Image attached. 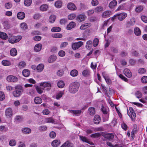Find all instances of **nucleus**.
I'll return each mask as SVG.
<instances>
[{
  "label": "nucleus",
  "instance_id": "obj_19",
  "mask_svg": "<svg viewBox=\"0 0 147 147\" xmlns=\"http://www.w3.org/2000/svg\"><path fill=\"white\" fill-rule=\"evenodd\" d=\"M104 137L108 139L109 140L111 141L112 140L113 138L114 135L112 133L108 134L105 135H104Z\"/></svg>",
  "mask_w": 147,
  "mask_h": 147
},
{
  "label": "nucleus",
  "instance_id": "obj_48",
  "mask_svg": "<svg viewBox=\"0 0 147 147\" xmlns=\"http://www.w3.org/2000/svg\"><path fill=\"white\" fill-rule=\"evenodd\" d=\"M36 89L37 92L39 94H41L43 92V89L41 87L37 86L36 87Z\"/></svg>",
  "mask_w": 147,
  "mask_h": 147
},
{
  "label": "nucleus",
  "instance_id": "obj_35",
  "mask_svg": "<svg viewBox=\"0 0 147 147\" xmlns=\"http://www.w3.org/2000/svg\"><path fill=\"white\" fill-rule=\"evenodd\" d=\"M117 2L115 0H113L109 3V7L111 8H113L117 5Z\"/></svg>",
  "mask_w": 147,
  "mask_h": 147
},
{
  "label": "nucleus",
  "instance_id": "obj_61",
  "mask_svg": "<svg viewBox=\"0 0 147 147\" xmlns=\"http://www.w3.org/2000/svg\"><path fill=\"white\" fill-rule=\"evenodd\" d=\"M146 72V70L145 69L143 68L139 69L138 70L139 73L140 74H142L145 73Z\"/></svg>",
  "mask_w": 147,
  "mask_h": 147
},
{
  "label": "nucleus",
  "instance_id": "obj_31",
  "mask_svg": "<svg viewBox=\"0 0 147 147\" xmlns=\"http://www.w3.org/2000/svg\"><path fill=\"white\" fill-rule=\"evenodd\" d=\"M90 24L86 23L82 24L80 26V29L82 30H84L90 26Z\"/></svg>",
  "mask_w": 147,
  "mask_h": 147
},
{
  "label": "nucleus",
  "instance_id": "obj_58",
  "mask_svg": "<svg viewBox=\"0 0 147 147\" xmlns=\"http://www.w3.org/2000/svg\"><path fill=\"white\" fill-rule=\"evenodd\" d=\"M131 116L130 117L131 118V120L133 121H134L135 120V118L136 116V115L135 112H133L131 113Z\"/></svg>",
  "mask_w": 147,
  "mask_h": 147
},
{
  "label": "nucleus",
  "instance_id": "obj_51",
  "mask_svg": "<svg viewBox=\"0 0 147 147\" xmlns=\"http://www.w3.org/2000/svg\"><path fill=\"white\" fill-rule=\"evenodd\" d=\"M3 24L5 29H8L10 27V25L7 21H4Z\"/></svg>",
  "mask_w": 147,
  "mask_h": 147
},
{
  "label": "nucleus",
  "instance_id": "obj_22",
  "mask_svg": "<svg viewBox=\"0 0 147 147\" xmlns=\"http://www.w3.org/2000/svg\"><path fill=\"white\" fill-rule=\"evenodd\" d=\"M103 132H101L93 134L90 135V137L94 138H97L100 137L101 135H103Z\"/></svg>",
  "mask_w": 147,
  "mask_h": 147
},
{
  "label": "nucleus",
  "instance_id": "obj_56",
  "mask_svg": "<svg viewBox=\"0 0 147 147\" xmlns=\"http://www.w3.org/2000/svg\"><path fill=\"white\" fill-rule=\"evenodd\" d=\"M103 77L105 78L106 82L109 84H110L111 83V80L107 76H104L103 75Z\"/></svg>",
  "mask_w": 147,
  "mask_h": 147
},
{
  "label": "nucleus",
  "instance_id": "obj_34",
  "mask_svg": "<svg viewBox=\"0 0 147 147\" xmlns=\"http://www.w3.org/2000/svg\"><path fill=\"white\" fill-rule=\"evenodd\" d=\"M101 110L103 112V114H109V109L108 108L104 107L103 106H102Z\"/></svg>",
  "mask_w": 147,
  "mask_h": 147
},
{
  "label": "nucleus",
  "instance_id": "obj_54",
  "mask_svg": "<svg viewBox=\"0 0 147 147\" xmlns=\"http://www.w3.org/2000/svg\"><path fill=\"white\" fill-rule=\"evenodd\" d=\"M117 76L122 80H123L125 82H127L128 79L127 78L123 76L122 75L119 74L118 73H117Z\"/></svg>",
  "mask_w": 147,
  "mask_h": 147
},
{
  "label": "nucleus",
  "instance_id": "obj_33",
  "mask_svg": "<svg viewBox=\"0 0 147 147\" xmlns=\"http://www.w3.org/2000/svg\"><path fill=\"white\" fill-rule=\"evenodd\" d=\"M7 35L5 33L0 32V38H1L6 40L7 38Z\"/></svg>",
  "mask_w": 147,
  "mask_h": 147
},
{
  "label": "nucleus",
  "instance_id": "obj_50",
  "mask_svg": "<svg viewBox=\"0 0 147 147\" xmlns=\"http://www.w3.org/2000/svg\"><path fill=\"white\" fill-rule=\"evenodd\" d=\"M64 73V72L63 70L62 69H61L57 71V74L58 76L61 77L63 75Z\"/></svg>",
  "mask_w": 147,
  "mask_h": 147
},
{
  "label": "nucleus",
  "instance_id": "obj_38",
  "mask_svg": "<svg viewBox=\"0 0 147 147\" xmlns=\"http://www.w3.org/2000/svg\"><path fill=\"white\" fill-rule=\"evenodd\" d=\"M55 7L57 8H60L62 5V2L60 1H58L55 3Z\"/></svg>",
  "mask_w": 147,
  "mask_h": 147
},
{
  "label": "nucleus",
  "instance_id": "obj_57",
  "mask_svg": "<svg viewBox=\"0 0 147 147\" xmlns=\"http://www.w3.org/2000/svg\"><path fill=\"white\" fill-rule=\"evenodd\" d=\"M143 9V6H138L136 7L135 9V11L137 12H141Z\"/></svg>",
  "mask_w": 147,
  "mask_h": 147
},
{
  "label": "nucleus",
  "instance_id": "obj_44",
  "mask_svg": "<svg viewBox=\"0 0 147 147\" xmlns=\"http://www.w3.org/2000/svg\"><path fill=\"white\" fill-rule=\"evenodd\" d=\"M90 71L88 69L84 70L82 72V75L84 76H86L89 75Z\"/></svg>",
  "mask_w": 147,
  "mask_h": 147
},
{
  "label": "nucleus",
  "instance_id": "obj_43",
  "mask_svg": "<svg viewBox=\"0 0 147 147\" xmlns=\"http://www.w3.org/2000/svg\"><path fill=\"white\" fill-rule=\"evenodd\" d=\"M32 0H24V4L26 6H29L31 4Z\"/></svg>",
  "mask_w": 147,
  "mask_h": 147
},
{
  "label": "nucleus",
  "instance_id": "obj_41",
  "mask_svg": "<svg viewBox=\"0 0 147 147\" xmlns=\"http://www.w3.org/2000/svg\"><path fill=\"white\" fill-rule=\"evenodd\" d=\"M26 65V63L24 61H22L19 63L18 66L21 69L23 68Z\"/></svg>",
  "mask_w": 147,
  "mask_h": 147
},
{
  "label": "nucleus",
  "instance_id": "obj_55",
  "mask_svg": "<svg viewBox=\"0 0 147 147\" xmlns=\"http://www.w3.org/2000/svg\"><path fill=\"white\" fill-rule=\"evenodd\" d=\"M20 27L23 30H25L28 28V26L26 23L24 22L21 24Z\"/></svg>",
  "mask_w": 147,
  "mask_h": 147
},
{
  "label": "nucleus",
  "instance_id": "obj_39",
  "mask_svg": "<svg viewBox=\"0 0 147 147\" xmlns=\"http://www.w3.org/2000/svg\"><path fill=\"white\" fill-rule=\"evenodd\" d=\"M48 8V6L46 4H43L41 5L40 7V10L42 11H46Z\"/></svg>",
  "mask_w": 147,
  "mask_h": 147
},
{
  "label": "nucleus",
  "instance_id": "obj_11",
  "mask_svg": "<svg viewBox=\"0 0 147 147\" xmlns=\"http://www.w3.org/2000/svg\"><path fill=\"white\" fill-rule=\"evenodd\" d=\"M86 17L84 14H80L78 15L77 17V20L79 22L84 21Z\"/></svg>",
  "mask_w": 147,
  "mask_h": 147
},
{
  "label": "nucleus",
  "instance_id": "obj_25",
  "mask_svg": "<svg viewBox=\"0 0 147 147\" xmlns=\"http://www.w3.org/2000/svg\"><path fill=\"white\" fill-rule=\"evenodd\" d=\"M23 75L25 77L28 76L30 74V71L28 69L23 70L22 72Z\"/></svg>",
  "mask_w": 147,
  "mask_h": 147
},
{
  "label": "nucleus",
  "instance_id": "obj_27",
  "mask_svg": "<svg viewBox=\"0 0 147 147\" xmlns=\"http://www.w3.org/2000/svg\"><path fill=\"white\" fill-rule=\"evenodd\" d=\"M60 143L59 140H55L52 142L51 145L53 147H56L60 144Z\"/></svg>",
  "mask_w": 147,
  "mask_h": 147
},
{
  "label": "nucleus",
  "instance_id": "obj_42",
  "mask_svg": "<svg viewBox=\"0 0 147 147\" xmlns=\"http://www.w3.org/2000/svg\"><path fill=\"white\" fill-rule=\"evenodd\" d=\"M92 42L91 40H88L86 42V47L87 49H90L92 45Z\"/></svg>",
  "mask_w": 147,
  "mask_h": 147
},
{
  "label": "nucleus",
  "instance_id": "obj_4",
  "mask_svg": "<svg viewBox=\"0 0 147 147\" xmlns=\"http://www.w3.org/2000/svg\"><path fill=\"white\" fill-rule=\"evenodd\" d=\"M83 45V43L82 41L73 43L71 44L72 48L74 50H77L81 47Z\"/></svg>",
  "mask_w": 147,
  "mask_h": 147
},
{
  "label": "nucleus",
  "instance_id": "obj_37",
  "mask_svg": "<svg viewBox=\"0 0 147 147\" xmlns=\"http://www.w3.org/2000/svg\"><path fill=\"white\" fill-rule=\"evenodd\" d=\"M95 110L94 108L93 107H90L88 109V113L91 115H93L95 113Z\"/></svg>",
  "mask_w": 147,
  "mask_h": 147
},
{
  "label": "nucleus",
  "instance_id": "obj_10",
  "mask_svg": "<svg viewBox=\"0 0 147 147\" xmlns=\"http://www.w3.org/2000/svg\"><path fill=\"white\" fill-rule=\"evenodd\" d=\"M67 7L71 10H75L77 9L74 3H69L67 5Z\"/></svg>",
  "mask_w": 147,
  "mask_h": 147
},
{
  "label": "nucleus",
  "instance_id": "obj_40",
  "mask_svg": "<svg viewBox=\"0 0 147 147\" xmlns=\"http://www.w3.org/2000/svg\"><path fill=\"white\" fill-rule=\"evenodd\" d=\"M57 86L59 88H62L64 86L65 83L63 81L59 80L58 82Z\"/></svg>",
  "mask_w": 147,
  "mask_h": 147
},
{
  "label": "nucleus",
  "instance_id": "obj_28",
  "mask_svg": "<svg viewBox=\"0 0 147 147\" xmlns=\"http://www.w3.org/2000/svg\"><path fill=\"white\" fill-rule=\"evenodd\" d=\"M35 103L37 104H39L41 103L42 102V99L38 97H36L34 99Z\"/></svg>",
  "mask_w": 147,
  "mask_h": 147
},
{
  "label": "nucleus",
  "instance_id": "obj_1",
  "mask_svg": "<svg viewBox=\"0 0 147 147\" xmlns=\"http://www.w3.org/2000/svg\"><path fill=\"white\" fill-rule=\"evenodd\" d=\"M80 86L79 83L76 82L71 83L69 85L68 90L71 94H75L77 92Z\"/></svg>",
  "mask_w": 147,
  "mask_h": 147
},
{
  "label": "nucleus",
  "instance_id": "obj_29",
  "mask_svg": "<svg viewBox=\"0 0 147 147\" xmlns=\"http://www.w3.org/2000/svg\"><path fill=\"white\" fill-rule=\"evenodd\" d=\"M64 91H60L57 94L56 98L57 99H59L61 98L62 95L64 94Z\"/></svg>",
  "mask_w": 147,
  "mask_h": 147
},
{
  "label": "nucleus",
  "instance_id": "obj_15",
  "mask_svg": "<svg viewBox=\"0 0 147 147\" xmlns=\"http://www.w3.org/2000/svg\"><path fill=\"white\" fill-rule=\"evenodd\" d=\"M70 112L74 115L78 116L81 114L82 112L81 110H71Z\"/></svg>",
  "mask_w": 147,
  "mask_h": 147
},
{
  "label": "nucleus",
  "instance_id": "obj_30",
  "mask_svg": "<svg viewBox=\"0 0 147 147\" xmlns=\"http://www.w3.org/2000/svg\"><path fill=\"white\" fill-rule=\"evenodd\" d=\"M22 132L26 134H28L30 133L31 132V129L28 127H25L23 128L22 129Z\"/></svg>",
  "mask_w": 147,
  "mask_h": 147
},
{
  "label": "nucleus",
  "instance_id": "obj_45",
  "mask_svg": "<svg viewBox=\"0 0 147 147\" xmlns=\"http://www.w3.org/2000/svg\"><path fill=\"white\" fill-rule=\"evenodd\" d=\"M16 141L14 139L11 140L9 142V144L10 146H13L16 144Z\"/></svg>",
  "mask_w": 147,
  "mask_h": 147
},
{
  "label": "nucleus",
  "instance_id": "obj_9",
  "mask_svg": "<svg viewBox=\"0 0 147 147\" xmlns=\"http://www.w3.org/2000/svg\"><path fill=\"white\" fill-rule=\"evenodd\" d=\"M112 14L111 12L110 11H106L104 12L102 14L103 18H107L109 17Z\"/></svg>",
  "mask_w": 147,
  "mask_h": 147
},
{
  "label": "nucleus",
  "instance_id": "obj_5",
  "mask_svg": "<svg viewBox=\"0 0 147 147\" xmlns=\"http://www.w3.org/2000/svg\"><path fill=\"white\" fill-rule=\"evenodd\" d=\"M7 81L9 82H16L18 81V78L12 75H9L6 78Z\"/></svg>",
  "mask_w": 147,
  "mask_h": 147
},
{
  "label": "nucleus",
  "instance_id": "obj_21",
  "mask_svg": "<svg viewBox=\"0 0 147 147\" xmlns=\"http://www.w3.org/2000/svg\"><path fill=\"white\" fill-rule=\"evenodd\" d=\"M10 55L13 57L16 56L17 54V50L15 48H12L10 50Z\"/></svg>",
  "mask_w": 147,
  "mask_h": 147
},
{
  "label": "nucleus",
  "instance_id": "obj_13",
  "mask_svg": "<svg viewBox=\"0 0 147 147\" xmlns=\"http://www.w3.org/2000/svg\"><path fill=\"white\" fill-rule=\"evenodd\" d=\"M100 118L98 115H96L95 116L94 118V123L96 124H99L100 121Z\"/></svg>",
  "mask_w": 147,
  "mask_h": 147
},
{
  "label": "nucleus",
  "instance_id": "obj_59",
  "mask_svg": "<svg viewBox=\"0 0 147 147\" xmlns=\"http://www.w3.org/2000/svg\"><path fill=\"white\" fill-rule=\"evenodd\" d=\"M99 42V40L97 38H95L93 42V46L94 47H96L98 43Z\"/></svg>",
  "mask_w": 147,
  "mask_h": 147
},
{
  "label": "nucleus",
  "instance_id": "obj_16",
  "mask_svg": "<svg viewBox=\"0 0 147 147\" xmlns=\"http://www.w3.org/2000/svg\"><path fill=\"white\" fill-rule=\"evenodd\" d=\"M42 45L40 43H39L36 45L34 48V50L36 52L40 51L42 48Z\"/></svg>",
  "mask_w": 147,
  "mask_h": 147
},
{
  "label": "nucleus",
  "instance_id": "obj_49",
  "mask_svg": "<svg viewBox=\"0 0 147 147\" xmlns=\"http://www.w3.org/2000/svg\"><path fill=\"white\" fill-rule=\"evenodd\" d=\"M109 117V113L104 114L103 115V120L104 121H108Z\"/></svg>",
  "mask_w": 147,
  "mask_h": 147
},
{
  "label": "nucleus",
  "instance_id": "obj_3",
  "mask_svg": "<svg viewBox=\"0 0 147 147\" xmlns=\"http://www.w3.org/2000/svg\"><path fill=\"white\" fill-rule=\"evenodd\" d=\"M40 86L42 87L43 89L49 90L51 88V84L48 82H42L39 83Z\"/></svg>",
  "mask_w": 147,
  "mask_h": 147
},
{
  "label": "nucleus",
  "instance_id": "obj_8",
  "mask_svg": "<svg viewBox=\"0 0 147 147\" xmlns=\"http://www.w3.org/2000/svg\"><path fill=\"white\" fill-rule=\"evenodd\" d=\"M123 72L125 75L129 78H131L132 76V73L130 70L127 68L123 70Z\"/></svg>",
  "mask_w": 147,
  "mask_h": 147
},
{
  "label": "nucleus",
  "instance_id": "obj_17",
  "mask_svg": "<svg viewBox=\"0 0 147 147\" xmlns=\"http://www.w3.org/2000/svg\"><path fill=\"white\" fill-rule=\"evenodd\" d=\"M73 144L69 141H67L64 143L60 147H73Z\"/></svg>",
  "mask_w": 147,
  "mask_h": 147
},
{
  "label": "nucleus",
  "instance_id": "obj_12",
  "mask_svg": "<svg viewBox=\"0 0 147 147\" xmlns=\"http://www.w3.org/2000/svg\"><path fill=\"white\" fill-rule=\"evenodd\" d=\"M76 26V23L73 22H70L67 26V29L68 30H70L74 28Z\"/></svg>",
  "mask_w": 147,
  "mask_h": 147
},
{
  "label": "nucleus",
  "instance_id": "obj_62",
  "mask_svg": "<svg viewBox=\"0 0 147 147\" xmlns=\"http://www.w3.org/2000/svg\"><path fill=\"white\" fill-rule=\"evenodd\" d=\"M46 121L47 122L53 123H54V119L52 117H49L46 119Z\"/></svg>",
  "mask_w": 147,
  "mask_h": 147
},
{
  "label": "nucleus",
  "instance_id": "obj_52",
  "mask_svg": "<svg viewBox=\"0 0 147 147\" xmlns=\"http://www.w3.org/2000/svg\"><path fill=\"white\" fill-rule=\"evenodd\" d=\"M61 30V28L59 27H55L52 28L51 29L52 32H57Z\"/></svg>",
  "mask_w": 147,
  "mask_h": 147
},
{
  "label": "nucleus",
  "instance_id": "obj_36",
  "mask_svg": "<svg viewBox=\"0 0 147 147\" xmlns=\"http://www.w3.org/2000/svg\"><path fill=\"white\" fill-rule=\"evenodd\" d=\"M135 23V20L134 18H131L127 24L130 26H133Z\"/></svg>",
  "mask_w": 147,
  "mask_h": 147
},
{
  "label": "nucleus",
  "instance_id": "obj_24",
  "mask_svg": "<svg viewBox=\"0 0 147 147\" xmlns=\"http://www.w3.org/2000/svg\"><path fill=\"white\" fill-rule=\"evenodd\" d=\"M1 63L4 66H9L11 65V64L10 61L6 60H4L2 61Z\"/></svg>",
  "mask_w": 147,
  "mask_h": 147
},
{
  "label": "nucleus",
  "instance_id": "obj_14",
  "mask_svg": "<svg viewBox=\"0 0 147 147\" xmlns=\"http://www.w3.org/2000/svg\"><path fill=\"white\" fill-rule=\"evenodd\" d=\"M22 91L19 90H16L14 91L13 92V96L15 97H18L22 94Z\"/></svg>",
  "mask_w": 147,
  "mask_h": 147
},
{
  "label": "nucleus",
  "instance_id": "obj_46",
  "mask_svg": "<svg viewBox=\"0 0 147 147\" xmlns=\"http://www.w3.org/2000/svg\"><path fill=\"white\" fill-rule=\"evenodd\" d=\"M36 92L34 89H31L29 90L28 94L32 96H34L35 95Z\"/></svg>",
  "mask_w": 147,
  "mask_h": 147
},
{
  "label": "nucleus",
  "instance_id": "obj_18",
  "mask_svg": "<svg viewBox=\"0 0 147 147\" xmlns=\"http://www.w3.org/2000/svg\"><path fill=\"white\" fill-rule=\"evenodd\" d=\"M17 17L18 19L22 20L25 17V14L23 12H20L17 13Z\"/></svg>",
  "mask_w": 147,
  "mask_h": 147
},
{
  "label": "nucleus",
  "instance_id": "obj_23",
  "mask_svg": "<svg viewBox=\"0 0 147 147\" xmlns=\"http://www.w3.org/2000/svg\"><path fill=\"white\" fill-rule=\"evenodd\" d=\"M134 32L135 34L137 36H139L141 34V31L139 28L136 27L134 28Z\"/></svg>",
  "mask_w": 147,
  "mask_h": 147
},
{
  "label": "nucleus",
  "instance_id": "obj_63",
  "mask_svg": "<svg viewBox=\"0 0 147 147\" xmlns=\"http://www.w3.org/2000/svg\"><path fill=\"white\" fill-rule=\"evenodd\" d=\"M79 137L80 140L83 142L86 143L88 142V140L86 137L81 136H80Z\"/></svg>",
  "mask_w": 147,
  "mask_h": 147
},
{
  "label": "nucleus",
  "instance_id": "obj_64",
  "mask_svg": "<svg viewBox=\"0 0 147 147\" xmlns=\"http://www.w3.org/2000/svg\"><path fill=\"white\" fill-rule=\"evenodd\" d=\"M49 136L52 138H54L56 136V134L54 131H51L49 134Z\"/></svg>",
  "mask_w": 147,
  "mask_h": 147
},
{
  "label": "nucleus",
  "instance_id": "obj_26",
  "mask_svg": "<svg viewBox=\"0 0 147 147\" xmlns=\"http://www.w3.org/2000/svg\"><path fill=\"white\" fill-rule=\"evenodd\" d=\"M78 74V72L77 70L75 69L72 70L70 72V75L72 77L76 76Z\"/></svg>",
  "mask_w": 147,
  "mask_h": 147
},
{
  "label": "nucleus",
  "instance_id": "obj_60",
  "mask_svg": "<svg viewBox=\"0 0 147 147\" xmlns=\"http://www.w3.org/2000/svg\"><path fill=\"white\" fill-rule=\"evenodd\" d=\"M76 16V15L74 13H71L68 15V18L69 20H72L74 19Z\"/></svg>",
  "mask_w": 147,
  "mask_h": 147
},
{
  "label": "nucleus",
  "instance_id": "obj_32",
  "mask_svg": "<svg viewBox=\"0 0 147 147\" xmlns=\"http://www.w3.org/2000/svg\"><path fill=\"white\" fill-rule=\"evenodd\" d=\"M44 68V66L43 64H39L36 67V70L38 72H41L43 70Z\"/></svg>",
  "mask_w": 147,
  "mask_h": 147
},
{
  "label": "nucleus",
  "instance_id": "obj_53",
  "mask_svg": "<svg viewBox=\"0 0 147 147\" xmlns=\"http://www.w3.org/2000/svg\"><path fill=\"white\" fill-rule=\"evenodd\" d=\"M52 36L53 38H61L62 37V35L59 33H55L52 35Z\"/></svg>",
  "mask_w": 147,
  "mask_h": 147
},
{
  "label": "nucleus",
  "instance_id": "obj_47",
  "mask_svg": "<svg viewBox=\"0 0 147 147\" xmlns=\"http://www.w3.org/2000/svg\"><path fill=\"white\" fill-rule=\"evenodd\" d=\"M55 19L56 16L54 15H51L49 17V21L50 22L53 23L55 21Z\"/></svg>",
  "mask_w": 147,
  "mask_h": 147
},
{
  "label": "nucleus",
  "instance_id": "obj_6",
  "mask_svg": "<svg viewBox=\"0 0 147 147\" xmlns=\"http://www.w3.org/2000/svg\"><path fill=\"white\" fill-rule=\"evenodd\" d=\"M118 19L120 21H122L124 20L127 16V14L125 13H121L117 14Z\"/></svg>",
  "mask_w": 147,
  "mask_h": 147
},
{
  "label": "nucleus",
  "instance_id": "obj_7",
  "mask_svg": "<svg viewBox=\"0 0 147 147\" xmlns=\"http://www.w3.org/2000/svg\"><path fill=\"white\" fill-rule=\"evenodd\" d=\"M5 115L7 118H10L13 115L12 109L11 108H7L5 111Z\"/></svg>",
  "mask_w": 147,
  "mask_h": 147
},
{
  "label": "nucleus",
  "instance_id": "obj_2",
  "mask_svg": "<svg viewBox=\"0 0 147 147\" xmlns=\"http://www.w3.org/2000/svg\"><path fill=\"white\" fill-rule=\"evenodd\" d=\"M22 37L21 36H11L8 38L9 42L11 43H14L18 42L21 39Z\"/></svg>",
  "mask_w": 147,
  "mask_h": 147
},
{
  "label": "nucleus",
  "instance_id": "obj_20",
  "mask_svg": "<svg viewBox=\"0 0 147 147\" xmlns=\"http://www.w3.org/2000/svg\"><path fill=\"white\" fill-rule=\"evenodd\" d=\"M57 59V57L56 55H51L49 58L48 62L49 63H52L55 61Z\"/></svg>",
  "mask_w": 147,
  "mask_h": 147
}]
</instances>
